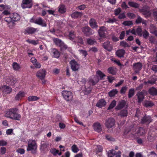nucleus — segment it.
Here are the masks:
<instances>
[{
  "label": "nucleus",
  "instance_id": "nucleus-35",
  "mask_svg": "<svg viewBox=\"0 0 157 157\" xmlns=\"http://www.w3.org/2000/svg\"><path fill=\"white\" fill-rule=\"evenodd\" d=\"M52 52L53 54L54 57L56 58H58L59 57L60 53L57 49L55 48L53 49Z\"/></svg>",
  "mask_w": 157,
  "mask_h": 157
},
{
  "label": "nucleus",
  "instance_id": "nucleus-19",
  "mask_svg": "<svg viewBox=\"0 0 157 157\" xmlns=\"http://www.w3.org/2000/svg\"><path fill=\"white\" fill-rule=\"evenodd\" d=\"M93 128L94 130L98 132H100L102 131L101 125L100 123L97 122L94 123L93 125Z\"/></svg>",
  "mask_w": 157,
  "mask_h": 157
},
{
  "label": "nucleus",
  "instance_id": "nucleus-33",
  "mask_svg": "<svg viewBox=\"0 0 157 157\" xmlns=\"http://www.w3.org/2000/svg\"><path fill=\"white\" fill-rule=\"evenodd\" d=\"M144 105L146 107H151L154 105V104L152 102L145 101L144 102Z\"/></svg>",
  "mask_w": 157,
  "mask_h": 157
},
{
  "label": "nucleus",
  "instance_id": "nucleus-32",
  "mask_svg": "<svg viewBox=\"0 0 157 157\" xmlns=\"http://www.w3.org/2000/svg\"><path fill=\"white\" fill-rule=\"evenodd\" d=\"M66 8L65 5H60L58 7V11L61 13H63L66 12Z\"/></svg>",
  "mask_w": 157,
  "mask_h": 157
},
{
  "label": "nucleus",
  "instance_id": "nucleus-16",
  "mask_svg": "<svg viewBox=\"0 0 157 157\" xmlns=\"http://www.w3.org/2000/svg\"><path fill=\"white\" fill-rule=\"evenodd\" d=\"M102 46L103 48L108 51L110 52L113 50V46L110 44V42L109 41H107L105 42L103 44Z\"/></svg>",
  "mask_w": 157,
  "mask_h": 157
},
{
  "label": "nucleus",
  "instance_id": "nucleus-38",
  "mask_svg": "<svg viewBox=\"0 0 157 157\" xmlns=\"http://www.w3.org/2000/svg\"><path fill=\"white\" fill-rule=\"evenodd\" d=\"M135 90L133 88L129 89L128 94V98H130L134 96L135 94Z\"/></svg>",
  "mask_w": 157,
  "mask_h": 157
},
{
  "label": "nucleus",
  "instance_id": "nucleus-37",
  "mask_svg": "<svg viewBox=\"0 0 157 157\" xmlns=\"http://www.w3.org/2000/svg\"><path fill=\"white\" fill-rule=\"evenodd\" d=\"M128 4L130 6L135 8H138L140 6L139 4L133 2H128Z\"/></svg>",
  "mask_w": 157,
  "mask_h": 157
},
{
  "label": "nucleus",
  "instance_id": "nucleus-5",
  "mask_svg": "<svg viewBox=\"0 0 157 157\" xmlns=\"http://www.w3.org/2000/svg\"><path fill=\"white\" fill-rule=\"evenodd\" d=\"M115 123V119L112 117L106 119L105 121V125L108 129L112 128L113 127Z\"/></svg>",
  "mask_w": 157,
  "mask_h": 157
},
{
  "label": "nucleus",
  "instance_id": "nucleus-47",
  "mask_svg": "<svg viewBox=\"0 0 157 157\" xmlns=\"http://www.w3.org/2000/svg\"><path fill=\"white\" fill-rule=\"evenodd\" d=\"M53 41L57 45H60L62 43L61 40L59 39L58 38H55L53 39Z\"/></svg>",
  "mask_w": 157,
  "mask_h": 157
},
{
  "label": "nucleus",
  "instance_id": "nucleus-6",
  "mask_svg": "<svg viewBox=\"0 0 157 157\" xmlns=\"http://www.w3.org/2000/svg\"><path fill=\"white\" fill-rule=\"evenodd\" d=\"M153 121L151 116L145 115L141 119V123L146 125H148Z\"/></svg>",
  "mask_w": 157,
  "mask_h": 157
},
{
  "label": "nucleus",
  "instance_id": "nucleus-22",
  "mask_svg": "<svg viewBox=\"0 0 157 157\" xmlns=\"http://www.w3.org/2000/svg\"><path fill=\"white\" fill-rule=\"evenodd\" d=\"M128 111L127 109H123L117 113V115L121 117H126L127 116Z\"/></svg>",
  "mask_w": 157,
  "mask_h": 157
},
{
  "label": "nucleus",
  "instance_id": "nucleus-1",
  "mask_svg": "<svg viewBox=\"0 0 157 157\" xmlns=\"http://www.w3.org/2000/svg\"><path fill=\"white\" fill-rule=\"evenodd\" d=\"M18 108H13L8 109L5 114V116L12 120L20 121L21 119V115L17 112L18 111Z\"/></svg>",
  "mask_w": 157,
  "mask_h": 157
},
{
  "label": "nucleus",
  "instance_id": "nucleus-60",
  "mask_svg": "<svg viewBox=\"0 0 157 157\" xmlns=\"http://www.w3.org/2000/svg\"><path fill=\"white\" fill-rule=\"evenodd\" d=\"M90 51H91L93 52H96L98 51V48L95 47H92L90 48L89 50Z\"/></svg>",
  "mask_w": 157,
  "mask_h": 157
},
{
  "label": "nucleus",
  "instance_id": "nucleus-25",
  "mask_svg": "<svg viewBox=\"0 0 157 157\" xmlns=\"http://www.w3.org/2000/svg\"><path fill=\"white\" fill-rule=\"evenodd\" d=\"M16 78L12 76L9 77V78L7 79L6 83L9 85H13L16 82Z\"/></svg>",
  "mask_w": 157,
  "mask_h": 157
},
{
  "label": "nucleus",
  "instance_id": "nucleus-49",
  "mask_svg": "<svg viewBox=\"0 0 157 157\" xmlns=\"http://www.w3.org/2000/svg\"><path fill=\"white\" fill-rule=\"evenodd\" d=\"M71 150L72 151L75 153H77L79 149L76 145L74 144L71 147Z\"/></svg>",
  "mask_w": 157,
  "mask_h": 157
},
{
  "label": "nucleus",
  "instance_id": "nucleus-51",
  "mask_svg": "<svg viewBox=\"0 0 157 157\" xmlns=\"http://www.w3.org/2000/svg\"><path fill=\"white\" fill-rule=\"evenodd\" d=\"M115 151L114 150L109 151L108 152V156L109 157H113L114 156Z\"/></svg>",
  "mask_w": 157,
  "mask_h": 157
},
{
  "label": "nucleus",
  "instance_id": "nucleus-27",
  "mask_svg": "<svg viewBox=\"0 0 157 157\" xmlns=\"http://www.w3.org/2000/svg\"><path fill=\"white\" fill-rule=\"evenodd\" d=\"M31 61L36 68H39L40 67L41 64L37 62V60L35 58L32 57L31 59Z\"/></svg>",
  "mask_w": 157,
  "mask_h": 157
},
{
  "label": "nucleus",
  "instance_id": "nucleus-21",
  "mask_svg": "<svg viewBox=\"0 0 157 157\" xmlns=\"http://www.w3.org/2000/svg\"><path fill=\"white\" fill-rule=\"evenodd\" d=\"M12 21H19L20 19V16L17 13H14L10 14Z\"/></svg>",
  "mask_w": 157,
  "mask_h": 157
},
{
  "label": "nucleus",
  "instance_id": "nucleus-12",
  "mask_svg": "<svg viewBox=\"0 0 157 157\" xmlns=\"http://www.w3.org/2000/svg\"><path fill=\"white\" fill-rule=\"evenodd\" d=\"M107 31V28L104 26L100 27V29L98 30V33L99 36L101 38H105L106 36L105 32Z\"/></svg>",
  "mask_w": 157,
  "mask_h": 157
},
{
  "label": "nucleus",
  "instance_id": "nucleus-59",
  "mask_svg": "<svg viewBox=\"0 0 157 157\" xmlns=\"http://www.w3.org/2000/svg\"><path fill=\"white\" fill-rule=\"evenodd\" d=\"M6 151V149L5 147H2L0 148V153L1 155L4 154Z\"/></svg>",
  "mask_w": 157,
  "mask_h": 157
},
{
  "label": "nucleus",
  "instance_id": "nucleus-63",
  "mask_svg": "<svg viewBox=\"0 0 157 157\" xmlns=\"http://www.w3.org/2000/svg\"><path fill=\"white\" fill-rule=\"evenodd\" d=\"M121 12V10L120 8L116 9L114 10V14L116 16H117Z\"/></svg>",
  "mask_w": 157,
  "mask_h": 157
},
{
  "label": "nucleus",
  "instance_id": "nucleus-7",
  "mask_svg": "<svg viewBox=\"0 0 157 157\" xmlns=\"http://www.w3.org/2000/svg\"><path fill=\"white\" fill-rule=\"evenodd\" d=\"M33 5L32 0H22L21 6L23 9L30 8Z\"/></svg>",
  "mask_w": 157,
  "mask_h": 157
},
{
  "label": "nucleus",
  "instance_id": "nucleus-9",
  "mask_svg": "<svg viewBox=\"0 0 157 157\" xmlns=\"http://www.w3.org/2000/svg\"><path fill=\"white\" fill-rule=\"evenodd\" d=\"M147 94L146 91L143 90L141 91L138 92L136 94L138 98V101L139 103H141L144 99L145 94Z\"/></svg>",
  "mask_w": 157,
  "mask_h": 157
},
{
  "label": "nucleus",
  "instance_id": "nucleus-20",
  "mask_svg": "<svg viewBox=\"0 0 157 157\" xmlns=\"http://www.w3.org/2000/svg\"><path fill=\"white\" fill-rule=\"evenodd\" d=\"M89 25L92 29H96L98 27L97 22L94 18H91L89 21Z\"/></svg>",
  "mask_w": 157,
  "mask_h": 157
},
{
  "label": "nucleus",
  "instance_id": "nucleus-30",
  "mask_svg": "<svg viewBox=\"0 0 157 157\" xmlns=\"http://www.w3.org/2000/svg\"><path fill=\"white\" fill-rule=\"evenodd\" d=\"M125 51L123 49H120L117 51L116 52L117 56L120 58L123 57L125 54Z\"/></svg>",
  "mask_w": 157,
  "mask_h": 157
},
{
  "label": "nucleus",
  "instance_id": "nucleus-17",
  "mask_svg": "<svg viewBox=\"0 0 157 157\" xmlns=\"http://www.w3.org/2000/svg\"><path fill=\"white\" fill-rule=\"evenodd\" d=\"M126 103V102L125 100H121L119 102L117 105L115 107V109L117 110H121L125 107Z\"/></svg>",
  "mask_w": 157,
  "mask_h": 157
},
{
  "label": "nucleus",
  "instance_id": "nucleus-31",
  "mask_svg": "<svg viewBox=\"0 0 157 157\" xmlns=\"http://www.w3.org/2000/svg\"><path fill=\"white\" fill-rule=\"evenodd\" d=\"M148 92L151 95L154 96L157 95V89L154 87H152L150 88Z\"/></svg>",
  "mask_w": 157,
  "mask_h": 157
},
{
  "label": "nucleus",
  "instance_id": "nucleus-52",
  "mask_svg": "<svg viewBox=\"0 0 157 157\" xmlns=\"http://www.w3.org/2000/svg\"><path fill=\"white\" fill-rule=\"evenodd\" d=\"M127 88L128 87L126 86L122 87L120 90V92L121 94H124L127 91Z\"/></svg>",
  "mask_w": 157,
  "mask_h": 157
},
{
  "label": "nucleus",
  "instance_id": "nucleus-46",
  "mask_svg": "<svg viewBox=\"0 0 157 157\" xmlns=\"http://www.w3.org/2000/svg\"><path fill=\"white\" fill-rule=\"evenodd\" d=\"M12 66L13 69L16 71H18L20 68L19 65L16 62L13 63Z\"/></svg>",
  "mask_w": 157,
  "mask_h": 157
},
{
  "label": "nucleus",
  "instance_id": "nucleus-44",
  "mask_svg": "<svg viewBox=\"0 0 157 157\" xmlns=\"http://www.w3.org/2000/svg\"><path fill=\"white\" fill-rule=\"evenodd\" d=\"M26 41L28 43L32 44L34 45H36L38 44V41L37 40H31L29 39L27 40Z\"/></svg>",
  "mask_w": 157,
  "mask_h": 157
},
{
  "label": "nucleus",
  "instance_id": "nucleus-54",
  "mask_svg": "<svg viewBox=\"0 0 157 157\" xmlns=\"http://www.w3.org/2000/svg\"><path fill=\"white\" fill-rule=\"evenodd\" d=\"M59 152V151L55 148L51 149L50 150V152L54 155H56V154L58 153Z\"/></svg>",
  "mask_w": 157,
  "mask_h": 157
},
{
  "label": "nucleus",
  "instance_id": "nucleus-62",
  "mask_svg": "<svg viewBox=\"0 0 157 157\" xmlns=\"http://www.w3.org/2000/svg\"><path fill=\"white\" fill-rule=\"evenodd\" d=\"M17 151L18 153H20L21 154H23L25 153V150L23 148H18L17 150Z\"/></svg>",
  "mask_w": 157,
  "mask_h": 157
},
{
  "label": "nucleus",
  "instance_id": "nucleus-61",
  "mask_svg": "<svg viewBox=\"0 0 157 157\" xmlns=\"http://www.w3.org/2000/svg\"><path fill=\"white\" fill-rule=\"evenodd\" d=\"M128 17L130 18H133L135 17V15L132 13L129 12L127 14Z\"/></svg>",
  "mask_w": 157,
  "mask_h": 157
},
{
  "label": "nucleus",
  "instance_id": "nucleus-10",
  "mask_svg": "<svg viewBox=\"0 0 157 157\" xmlns=\"http://www.w3.org/2000/svg\"><path fill=\"white\" fill-rule=\"evenodd\" d=\"M142 67V65L141 63L138 62L134 63L133 65V69L134 70L135 73L139 74Z\"/></svg>",
  "mask_w": 157,
  "mask_h": 157
},
{
  "label": "nucleus",
  "instance_id": "nucleus-45",
  "mask_svg": "<svg viewBox=\"0 0 157 157\" xmlns=\"http://www.w3.org/2000/svg\"><path fill=\"white\" fill-rule=\"evenodd\" d=\"M143 31L142 29L140 27H138L136 29V33L138 36H142Z\"/></svg>",
  "mask_w": 157,
  "mask_h": 157
},
{
  "label": "nucleus",
  "instance_id": "nucleus-48",
  "mask_svg": "<svg viewBox=\"0 0 157 157\" xmlns=\"http://www.w3.org/2000/svg\"><path fill=\"white\" fill-rule=\"evenodd\" d=\"M142 36L145 39H147L149 36V33L146 29H144L142 32Z\"/></svg>",
  "mask_w": 157,
  "mask_h": 157
},
{
  "label": "nucleus",
  "instance_id": "nucleus-11",
  "mask_svg": "<svg viewBox=\"0 0 157 157\" xmlns=\"http://www.w3.org/2000/svg\"><path fill=\"white\" fill-rule=\"evenodd\" d=\"M71 68L73 71H78L79 68V64L74 59L71 60L70 62Z\"/></svg>",
  "mask_w": 157,
  "mask_h": 157
},
{
  "label": "nucleus",
  "instance_id": "nucleus-43",
  "mask_svg": "<svg viewBox=\"0 0 157 157\" xmlns=\"http://www.w3.org/2000/svg\"><path fill=\"white\" fill-rule=\"evenodd\" d=\"M48 145V144L43 141V143L41 144L40 149L43 151H44L45 148H47Z\"/></svg>",
  "mask_w": 157,
  "mask_h": 157
},
{
  "label": "nucleus",
  "instance_id": "nucleus-26",
  "mask_svg": "<svg viewBox=\"0 0 157 157\" xmlns=\"http://www.w3.org/2000/svg\"><path fill=\"white\" fill-rule=\"evenodd\" d=\"M25 93L21 91H20L18 93L16 94L15 97V99L16 101H19L21 100L22 98L25 96Z\"/></svg>",
  "mask_w": 157,
  "mask_h": 157
},
{
  "label": "nucleus",
  "instance_id": "nucleus-15",
  "mask_svg": "<svg viewBox=\"0 0 157 157\" xmlns=\"http://www.w3.org/2000/svg\"><path fill=\"white\" fill-rule=\"evenodd\" d=\"M34 23L36 24L41 25L43 27H46L47 24L41 17H39L35 20Z\"/></svg>",
  "mask_w": 157,
  "mask_h": 157
},
{
  "label": "nucleus",
  "instance_id": "nucleus-56",
  "mask_svg": "<svg viewBox=\"0 0 157 157\" xmlns=\"http://www.w3.org/2000/svg\"><path fill=\"white\" fill-rule=\"evenodd\" d=\"M125 36V32L124 31H122L120 35L119 38L121 40H123Z\"/></svg>",
  "mask_w": 157,
  "mask_h": 157
},
{
  "label": "nucleus",
  "instance_id": "nucleus-4",
  "mask_svg": "<svg viewBox=\"0 0 157 157\" xmlns=\"http://www.w3.org/2000/svg\"><path fill=\"white\" fill-rule=\"evenodd\" d=\"M62 94L64 99L67 101H71L73 99V94L71 91L63 90L62 92Z\"/></svg>",
  "mask_w": 157,
  "mask_h": 157
},
{
  "label": "nucleus",
  "instance_id": "nucleus-34",
  "mask_svg": "<svg viewBox=\"0 0 157 157\" xmlns=\"http://www.w3.org/2000/svg\"><path fill=\"white\" fill-rule=\"evenodd\" d=\"M118 92L117 89H113L108 93L109 96L110 97H112L117 94Z\"/></svg>",
  "mask_w": 157,
  "mask_h": 157
},
{
  "label": "nucleus",
  "instance_id": "nucleus-40",
  "mask_svg": "<svg viewBox=\"0 0 157 157\" xmlns=\"http://www.w3.org/2000/svg\"><path fill=\"white\" fill-rule=\"evenodd\" d=\"M96 74L99 76L100 80H102L103 77L106 76L104 74L99 70L96 72Z\"/></svg>",
  "mask_w": 157,
  "mask_h": 157
},
{
  "label": "nucleus",
  "instance_id": "nucleus-50",
  "mask_svg": "<svg viewBox=\"0 0 157 157\" xmlns=\"http://www.w3.org/2000/svg\"><path fill=\"white\" fill-rule=\"evenodd\" d=\"M120 45L124 48L130 47L129 45L125 41H122L120 42Z\"/></svg>",
  "mask_w": 157,
  "mask_h": 157
},
{
  "label": "nucleus",
  "instance_id": "nucleus-36",
  "mask_svg": "<svg viewBox=\"0 0 157 157\" xmlns=\"http://www.w3.org/2000/svg\"><path fill=\"white\" fill-rule=\"evenodd\" d=\"M75 34L74 31H71L69 32L68 37L69 39L73 40L75 37Z\"/></svg>",
  "mask_w": 157,
  "mask_h": 157
},
{
  "label": "nucleus",
  "instance_id": "nucleus-18",
  "mask_svg": "<svg viewBox=\"0 0 157 157\" xmlns=\"http://www.w3.org/2000/svg\"><path fill=\"white\" fill-rule=\"evenodd\" d=\"M94 147L95 150L94 151L100 157H102V155L101 152H102L103 150L102 147L101 145H96Z\"/></svg>",
  "mask_w": 157,
  "mask_h": 157
},
{
  "label": "nucleus",
  "instance_id": "nucleus-23",
  "mask_svg": "<svg viewBox=\"0 0 157 157\" xmlns=\"http://www.w3.org/2000/svg\"><path fill=\"white\" fill-rule=\"evenodd\" d=\"M37 30L36 28L32 27H28L25 30V33L28 34H32L34 33Z\"/></svg>",
  "mask_w": 157,
  "mask_h": 157
},
{
  "label": "nucleus",
  "instance_id": "nucleus-41",
  "mask_svg": "<svg viewBox=\"0 0 157 157\" xmlns=\"http://www.w3.org/2000/svg\"><path fill=\"white\" fill-rule=\"evenodd\" d=\"M87 43L89 45H92L96 43V41L94 39L88 38L87 39Z\"/></svg>",
  "mask_w": 157,
  "mask_h": 157
},
{
  "label": "nucleus",
  "instance_id": "nucleus-13",
  "mask_svg": "<svg viewBox=\"0 0 157 157\" xmlns=\"http://www.w3.org/2000/svg\"><path fill=\"white\" fill-rule=\"evenodd\" d=\"M46 75V71L45 70L40 69L38 71L36 74L37 77L42 80L44 78Z\"/></svg>",
  "mask_w": 157,
  "mask_h": 157
},
{
  "label": "nucleus",
  "instance_id": "nucleus-58",
  "mask_svg": "<svg viewBox=\"0 0 157 157\" xmlns=\"http://www.w3.org/2000/svg\"><path fill=\"white\" fill-rule=\"evenodd\" d=\"M77 42L78 43H79L80 44H84L83 39L80 36L78 37Z\"/></svg>",
  "mask_w": 157,
  "mask_h": 157
},
{
  "label": "nucleus",
  "instance_id": "nucleus-24",
  "mask_svg": "<svg viewBox=\"0 0 157 157\" xmlns=\"http://www.w3.org/2000/svg\"><path fill=\"white\" fill-rule=\"evenodd\" d=\"M106 102L104 99H100L97 102L96 106L99 108L104 107L106 105Z\"/></svg>",
  "mask_w": 157,
  "mask_h": 157
},
{
  "label": "nucleus",
  "instance_id": "nucleus-57",
  "mask_svg": "<svg viewBox=\"0 0 157 157\" xmlns=\"http://www.w3.org/2000/svg\"><path fill=\"white\" fill-rule=\"evenodd\" d=\"M136 138V137H135ZM136 141L138 144H143V141L142 139L139 138V137H136Z\"/></svg>",
  "mask_w": 157,
  "mask_h": 157
},
{
  "label": "nucleus",
  "instance_id": "nucleus-64",
  "mask_svg": "<svg viewBox=\"0 0 157 157\" xmlns=\"http://www.w3.org/2000/svg\"><path fill=\"white\" fill-rule=\"evenodd\" d=\"M4 19L5 21L8 23H10L12 21L10 15V17H6Z\"/></svg>",
  "mask_w": 157,
  "mask_h": 157
},
{
  "label": "nucleus",
  "instance_id": "nucleus-29",
  "mask_svg": "<svg viewBox=\"0 0 157 157\" xmlns=\"http://www.w3.org/2000/svg\"><path fill=\"white\" fill-rule=\"evenodd\" d=\"M108 72L113 75L116 74L117 72V69L113 67H109L107 70Z\"/></svg>",
  "mask_w": 157,
  "mask_h": 157
},
{
  "label": "nucleus",
  "instance_id": "nucleus-53",
  "mask_svg": "<svg viewBox=\"0 0 157 157\" xmlns=\"http://www.w3.org/2000/svg\"><path fill=\"white\" fill-rule=\"evenodd\" d=\"M105 138L107 140L109 141H114L115 140V139L110 135H106Z\"/></svg>",
  "mask_w": 157,
  "mask_h": 157
},
{
  "label": "nucleus",
  "instance_id": "nucleus-39",
  "mask_svg": "<svg viewBox=\"0 0 157 157\" xmlns=\"http://www.w3.org/2000/svg\"><path fill=\"white\" fill-rule=\"evenodd\" d=\"M39 99V98L36 96H29L28 98V100L29 101H37Z\"/></svg>",
  "mask_w": 157,
  "mask_h": 157
},
{
  "label": "nucleus",
  "instance_id": "nucleus-2",
  "mask_svg": "<svg viewBox=\"0 0 157 157\" xmlns=\"http://www.w3.org/2000/svg\"><path fill=\"white\" fill-rule=\"evenodd\" d=\"M145 133L144 128L141 127H137L136 128H133L131 132V134L134 137L144 136Z\"/></svg>",
  "mask_w": 157,
  "mask_h": 157
},
{
  "label": "nucleus",
  "instance_id": "nucleus-8",
  "mask_svg": "<svg viewBox=\"0 0 157 157\" xmlns=\"http://www.w3.org/2000/svg\"><path fill=\"white\" fill-rule=\"evenodd\" d=\"M82 30L85 35L87 36H91L94 33V31L88 26L83 27Z\"/></svg>",
  "mask_w": 157,
  "mask_h": 157
},
{
  "label": "nucleus",
  "instance_id": "nucleus-14",
  "mask_svg": "<svg viewBox=\"0 0 157 157\" xmlns=\"http://www.w3.org/2000/svg\"><path fill=\"white\" fill-rule=\"evenodd\" d=\"M3 93L5 94H10L12 91V88L9 86L3 85L1 88Z\"/></svg>",
  "mask_w": 157,
  "mask_h": 157
},
{
  "label": "nucleus",
  "instance_id": "nucleus-3",
  "mask_svg": "<svg viewBox=\"0 0 157 157\" xmlns=\"http://www.w3.org/2000/svg\"><path fill=\"white\" fill-rule=\"evenodd\" d=\"M37 145L36 141L33 140H30L28 142L27 150L31 151L33 154H35L37 152Z\"/></svg>",
  "mask_w": 157,
  "mask_h": 157
},
{
  "label": "nucleus",
  "instance_id": "nucleus-55",
  "mask_svg": "<svg viewBox=\"0 0 157 157\" xmlns=\"http://www.w3.org/2000/svg\"><path fill=\"white\" fill-rule=\"evenodd\" d=\"M123 24L125 26H130L132 24V21H125L123 23Z\"/></svg>",
  "mask_w": 157,
  "mask_h": 157
},
{
  "label": "nucleus",
  "instance_id": "nucleus-28",
  "mask_svg": "<svg viewBox=\"0 0 157 157\" xmlns=\"http://www.w3.org/2000/svg\"><path fill=\"white\" fill-rule=\"evenodd\" d=\"M82 15V12L75 11L72 13L71 15V17L73 18H77L81 17Z\"/></svg>",
  "mask_w": 157,
  "mask_h": 157
},
{
  "label": "nucleus",
  "instance_id": "nucleus-42",
  "mask_svg": "<svg viewBox=\"0 0 157 157\" xmlns=\"http://www.w3.org/2000/svg\"><path fill=\"white\" fill-rule=\"evenodd\" d=\"M116 105V101L115 100H113L111 102L110 104L108 107V110H110L111 109H112Z\"/></svg>",
  "mask_w": 157,
  "mask_h": 157
}]
</instances>
